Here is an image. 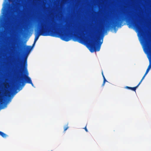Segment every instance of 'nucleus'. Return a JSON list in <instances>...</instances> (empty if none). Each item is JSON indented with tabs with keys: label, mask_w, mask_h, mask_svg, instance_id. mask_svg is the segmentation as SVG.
I'll list each match as a JSON object with an SVG mask.
<instances>
[{
	"label": "nucleus",
	"mask_w": 151,
	"mask_h": 151,
	"mask_svg": "<svg viewBox=\"0 0 151 151\" xmlns=\"http://www.w3.org/2000/svg\"><path fill=\"white\" fill-rule=\"evenodd\" d=\"M27 57H25L23 62L19 64L18 66V68L20 70H25L26 71V74L19 75L17 78V83L14 86L15 88L19 89L21 86H24L26 83L31 84L33 86L31 78L28 76V73L27 71Z\"/></svg>",
	"instance_id": "obj_3"
},
{
	"label": "nucleus",
	"mask_w": 151,
	"mask_h": 151,
	"mask_svg": "<svg viewBox=\"0 0 151 151\" xmlns=\"http://www.w3.org/2000/svg\"><path fill=\"white\" fill-rule=\"evenodd\" d=\"M102 76L103 77V78H104V75L103 74V71H102Z\"/></svg>",
	"instance_id": "obj_15"
},
{
	"label": "nucleus",
	"mask_w": 151,
	"mask_h": 151,
	"mask_svg": "<svg viewBox=\"0 0 151 151\" xmlns=\"http://www.w3.org/2000/svg\"><path fill=\"white\" fill-rule=\"evenodd\" d=\"M35 44H33L32 46H27L26 49V51L27 52H29L32 49L33 47L34 46Z\"/></svg>",
	"instance_id": "obj_8"
},
{
	"label": "nucleus",
	"mask_w": 151,
	"mask_h": 151,
	"mask_svg": "<svg viewBox=\"0 0 151 151\" xmlns=\"http://www.w3.org/2000/svg\"><path fill=\"white\" fill-rule=\"evenodd\" d=\"M1 47V44H0V47Z\"/></svg>",
	"instance_id": "obj_22"
},
{
	"label": "nucleus",
	"mask_w": 151,
	"mask_h": 151,
	"mask_svg": "<svg viewBox=\"0 0 151 151\" xmlns=\"http://www.w3.org/2000/svg\"><path fill=\"white\" fill-rule=\"evenodd\" d=\"M78 32H80L81 33H82V31L81 30H78Z\"/></svg>",
	"instance_id": "obj_20"
},
{
	"label": "nucleus",
	"mask_w": 151,
	"mask_h": 151,
	"mask_svg": "<svg viewBox=\"0 0 151 151\" xmlns=\"http://www.w3.org/2000/svg\"><path fill=\"white\" fill-rule=\"evenodd\" d=\"M69 31L72 33H75L76 32H78V31L77 30L74 29H69Z\"/></svg>",
	"instance_id": "obj_11"
},
{
	"label": "nucleus",
	"mask_w": 151,
	"mask_h": 151,
	"mask_svg": "<svg viewBox=\"0 0 151 151\" xmlns=\"http://www.w3.org/2000/svg\"><path fill=\"white\" fill-rule=\"evenodd\" d=\"M129 27L133 26L138 29L140 28V27L139 23H136L135 22L130 21L129 22Z\"/></svg>",
	"instance_id": "obj_6"
},
{
	"label": "nucleus",
	"mask_w": 151,
	"mask_h": 151,
	"mask_svg": "<svg viewBox=\"0 0 151 151\" xmlns=\"http://www.w3.org/2000/svg\"><path fill=\"white\" fill-rule=\"evenodd\" d=\"M107 81L106 80V79H105V78L104 77V83H105V82Z\"/></svg>",
	"instance_id": "obj_18"
},
{
	"label": "nucleus",
	"mask_w": 151,
	"mask_h": 151,
	"mask_svg": "<svg viewBox=\"0 0 151 151\" xmlns=\"http://www.w3.org/2000/svg\"><path fill=\"white\" fill-rule=\"evenodd\" d=\"M104 36V0H101V35H95L92 38H89L90 51L92 52L99 51L103 42Z\"/></svg>",
	"instance_id": "obj_2"
},
{
	"label": "nucleus",
	"mask_w": 151,
	"mask_h": 151,
	"mask_svg": "<svg viewBox=\"0 0 151 151\" xmlns=\"http://www.w3.org/2000/svg\"><path fill=\"white\" fill-rule=\"evenodd\" d=\"M151 68V61L150 60V64L149 65V66L148 67V68H149V69H150Z\"/></svg>",
	"instance_id": "obj_13"
},
{
	"label": "nucleus",
	"mask_w": 151,
	"mask_h": 151,
	"mask_svg": "<svg viewBox=\"0 0 151 151\" xmlns=\"http://www.w3.org/2000/svg\"><path fill=\"white\" fill-rule=\"evenodd\" d=\"M0 135L4 138H6L8 136L6 134L1 131H0Z\"/></svg>",
	"instance_id": "obj_9"
},
{
	"label": "nucleus",
	"mask_w": 151,
	"mask_h": 151,
	"mask_svg": "<svg viewBox=\"0 0 151 151\" xmlns=\"http://www.w3.org/2000/svg\"><path fill=\"white\" fill-rule=\"evenodd\" d=\"M104 85V81L103 82V83L102 84V85Z\"/></svg>",
	"instance_id": "obj_21"
},
{
	"label": "nucleus",
	"mask_w": 151,
	"mask_h": 151,
	"mask_svg": "<svg viewBox=\"0 0 151 151\" xmlns=\"http://www.w3.org/2000/svg\"><path fill=\"white\" fill-rule=\"evenodd\" d=\"M68 124L66 126H65L64 127V131H65L68 128Z\"/></svg>",
	"instance_id": "obj_12"
},
{
	"label": "nucleus",
	"mask_w": 151,
	"mask_h": 151,
	"mask_svg": "<svg viewBox=\"0 0 151 151\" xmlns=\"http://www.w3.org/2000/svg\"><path fill=\"white\" fill-rule=\"evenodd\" d=\"M122 20L120 18L117 17L114 19L112 17H109L107 24L105 22V0H104V34L107 30L115 29L117 25L120 24Z\"/></svg>",
	"instance_id": "obj_4"
},
{
	"label": "nucleus",
	"mask_w": 151,
	"mask_h": 151,
	"mask_svg": "<svg viewBox=\"0 0 151 151\" xmlns=\"http://www.w3.org/2000/svg\"><path fill=\"white\" fill-rule=\"evenodd\" d=\"M37 41V40H34V42L33 44H35V43H36V41Z\"/></svg>",
	"instance_id": "obj_17"
},
{
	"label": "nucleus",
	"mask_w": 151,
	"mask_h": 151,
	"mask_svg": "<svg viewBox=\"0 0 151 151\" xmlns=\"http://www.w3.org/2000/svg\"><path fill=\"white\" fill-rule=\"evenodd\" d=\"M102 76L103 77V78H104V75L103 74V71H102Z\"/></svg>",
	"instance_id": "obj_16"
},
{
	"label": "nucleus",
	"mask_w": 151,
	"mask_h": 151,
	"mask_svg": "<svg viewBox=\"0 0 151 151\" xmlns=\"http://www.w3.org/2000/svg\"><path fill=\"white\" fill-rule=\"evenodd\" d=\"M150 69H149V68H147V70H146V72H145V74H144V75L143 76V77H142V79L141 80V82L142 81V80L144 79V78L145 77V76H146V75L148 73V72Z\"/></svg>",
	"instance_id": "obj_10"
},
{
	"label": "nucleus",
	"mask_w": 151,
	"mask_h": 151,
	"mask_svg": "<svg viewBox=\"0 0 151 151\" xmlns=\"http://www.w3.org/2000/svg\"><path fill=\"white\" fill-rule=\"evenodd\" d=\"M3 16L6 17L10 13L12 9V6L11 4L6 3L3 7Z\"/></svg>",
	"instance_id": "obj_5"
},
{
	"label": "nucleus",
	"mask_w": 151,
	"mask_h": 151,
	"mask_svg": "<svg viewBox=\"0 0 151 151\" xmlns=\"http://www.w3.org/2000/svg\"><path fill=\"white\" fill-rule=\"evenodd\" d=\"M107 81L106 80V79H105V78L104 77V83H105V82Z\"/></svg>",
	"instance_id": "obj_19"
},
{
	"label": "nucleus",
	"mask_w": 151,
	"mask_h": 151,
	"mask_svg": "<svg viewBox=\"0 0 151 151\" xmlns=\"http://www.w3.org/2000/svg\"><path fill=\"white\" fill-rule=\"evenodd\" d=\"M86 126L84 128H83L84 129H85V131L86 132H88V130L87 129V128H86Z\"/></svg>",
	"instance_id": "obj_14"
},
{
	"label": "nucleus",
	"mask_w": 151,
	"mask_h": 151,
	"mask_svg": "<svg viewBox=\"0 0 151 151\" xmlns=\"http://www.w3.org/2000/svg\"><path fill=\"white\" fill-rule=\"evenodd\" d=\"M57 23L54 24L52 22L46 23L37 31L35 33V40H37L40 35L50 36L52 37H59L63 40L68 41L70 40V35L68 33L60 31H65L66 29L64 27H61Z\"/></svg>",
	"instance_id": "obj_1"
},
{
	"label": "nucleus",
	"mask_w": 151,
	"mask_h": 151,
	"mask_svg": "<svg viewBox=\"0 0 151 151\" xmlns=\"http://www.w3.org/2000/svg\"><path fill=\"white\" fill-rule=\"evenodd\" d=\"M141 83V81H140L139 82V83L138 85L135 87H129L128 86H126L125 87V88H127L128 89H130L132 91H135L136 88H137V87L139 86L140 84V83Z\"/></svg>",
	"instance_id": "obj_7"
}]
</instances>
